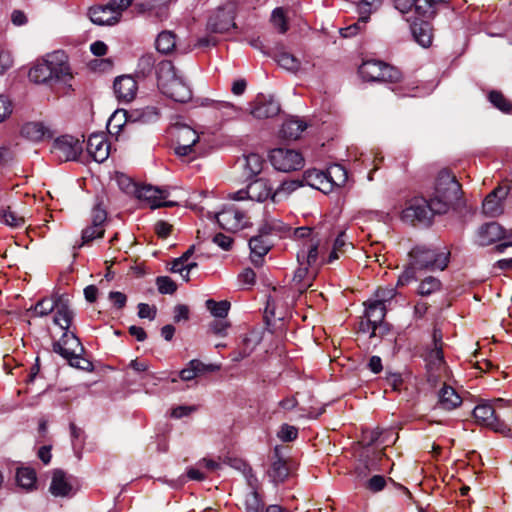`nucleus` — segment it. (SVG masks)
<instances>
[{"instance_id":"36","label":"nucleus","mask_w":512,"mask_h":512,"mask_svg":"<svg viewBox=\"0 0 512 512\" xmlns=\"http://www.w3.org/2000/svg\"><path fill=\"white\" fill-rule=\"evenodd\" d=\"M443 0H415L413 9L421 20H428L436 13V5Z\"/></svg>"},{"instance_id":"32","label":"nucleus","mask_w":512,"mask_h":512,"mask_svg":"<svg viewBox=\"0 0 512 512\" xmlns=\"http://www.w3.org/2000/svg\"><path fill=\"white\" fill-rule=\"evenodd\" d=\"M433 343L434 347L429 351L427 360L429 366L438 369L444 364V356L442 351V334L437 329L433 332Z\"/></svg>"},{"instance_id":"54","label":"nucleus","mask_w":512,"mask_h":512,"mask_svg":"<svg viewBox=\"0 0 512 512\" xmlns=\"http://www.w3.org/2000/svg\"><path fill=\"white\" fill-rule=\"evenodd\" d=\"M286 230L285 225L276 219L267 220L266 223L260 228V233L264 235L272 233H282Z\"/></svg>"},{"instance_id":"61","label":"nucleus","mask_w":512,"mask_h":512,"mask_svg":"<svg viewBox=\"0 0 512 512\" xmlns=\"http://www.w3.org/2000/svg\"><path fill=\"white\" fill-rule=\"evenodd\" d=\"M299 186L298 182L296 181H290V182H283L280 187L274 191L272 195V201L276 202L277 197H279L281 194H288L291 191L295 190Z\"/></svg>"},{"instance_id":"25","label":"nucleus","mask_w":512,"mask_h":512,"mask_svg":"<svg viewBox=\"0 0 512 512\" xmlns=\"http://www.w3.org/2000/svg\"><path fill=\"white\" fill-rule=\"evenodd\" d=\"M217 369L218 367L213 364L206 365L200 360L193 359L180 371L179 376L183 381H190L202 374L213 372Z\"/></svg>"},{"instance_id":"7","label":"nucleus","mask_w":512,"mask_h":512,"mask_svg":"<svg viewBox=\"0 0 512 512\" xmlns=\"http://www.w3.org/2000/svg\"><path fill=\"white\" fill-rule=\"evenodd\" d=\"M433 203L423 197H415L411 199L406 208L402 211L401 219L404 222L415 224H430L434 215L439 214L433 209Z\"/></svg>"},{"instance_id":"5","label":"nucleus","mask_w":512,"mask_h":512,"mask_svg":"<svg viewBox=\"0 0 512 512\" xmlns=\"http://www.w3.org/2000/svg\"><path fill=\"white\" fill-rule=\"evenodd\" d=\"M54 352L67 359L71 366L86 369L91 363L79 357L83 350L79 339L69 330L63 332L62 337L53 344Z\"/></svg>"},{"instance_id":"14","label":"nucleus","mask_w":512,"mask_h":512,"mask_svg":"<svg viewBox=\"0 0 512 512\" xmlns=\"http://www.w3.org/2000/svg\"><path fill=\"white\" fill-rule=\"evenodd\" d=\"M215 218L219 226L229 232L239 231L247 225L245 214L234 205L225 207Z\"/></svg>"},{"instance_id":"33","label":"nucleus","mask_w":512,"mask_h":512,"mask_svg":"<svg viewBox=\"0 0 512 512\" xmlns=\"http://www.w3.org/2000/svg\"><path fill=\"white\" fill-rule=\"evenodd\" d=\"M411 32L415 41L422 47H429L431 45V27L427 20H421L420 23L413 22L411 25Z\"/></svg>"},{"instance_id":"56","label":"nucleus","mask_w":512,"mask_h":512,"mask_svg":"<svg viewBox=\"0 0 512 512\" xmlns=\"http://www.w3.org/2000/svg\"><path fill=\"white\" fill-rule=\"evenodd\" d=\"M13 65V58L9 50L0 45V75H3Z\"/></svg>"},{"instance_id":"51","label":"nucleus","mask_w":512,"mask_h":512,"mask_svg":"<svg viewBox=\"0 0 512 512\" xmlns=\"http://www.w3.org/2000/svg\"><path fill=\"white\" fill-rule=\"evenodd\" d=\"M271 22L280 33H285L288 29L284 10L280 7L273 10L271 15Z\"/></svg>"},{"instance_id":"38","label":"nucleus","mask_w":512,"mask_h":512,"mask_svg":"<svg viewBox=\"0 0 512 512\" xmlns=\"http://www.w3.org/2000/svg\"><path fill=\"white\" fill-rule=\"evenodd\" d=\"M241 505L245 512H263L264 510V503L256 490H248L243 496Z\"/></svg>"},{"instance_id":"44","label":"nucleus","mask_w":512,"mask_h":512,"mask_svg":"<svg viewBox=\"0 0 512 512\" xmlns=\"http://www.w3.org/2000/svg\"><path fill=\"white\" fill-rule=\"evenodd\" d=\"M58 297L53 296L51 298H43L39 300L34 306V312L37 316H47L51 312L55 311L58 305Z\"/></svg>"},{"instance_id":"2","label":"nucleus","mask_w":512,"mask_h":512,"mask_svg":"<svg viewBox=\"0 0 512 512\" xmlns=\"http://www.w3.org/2000/svg\"><path fill=\"white\" fill-rule=\"evenodd\" d=\"M158 86L162 93L176 102L185 103L192 98V91L171 61L159 63Z\"/></svg>"},{"instance_id":"29","label":"nucleus","mask_w":512,"mask_h":512,"mask_svg":"<svg viewBox=\"0 0 512 512\" xmlns=\"http://www.w3.org/2000/svg\"><path fill=\"white\" fill-rule=\"evenodd\" d=\"M386 314V306L376 301H370L367 305L365 316L368 321V325L371 326V336L376 335L377 325L381 324Z\"/></svg>"},{"instance_id":"47","label":"nucleus","mask_w":512,"mask_h":512,"mask_svg":"<svg viewBox=\"0 0 512 512\" xmlns=\"http://www.w3.org/2000/svg\"><path fill=\"white\" fill-rule=\"evenodd\" d=\"M441 288V282L439 279L429 276L421 281L418 287V293L421 296H428Z\"/></svg>"},{"instance_id":"48","label":"nucleus","mask_w":512,"mask_h":512,"mask_svg":"<svg viewBox=\"0 0 512 512\" xmlns=\"http://www.w3.org/2000/svg\"><path fill=\"white\" fill-rule=\"evenodd\" d=\"M381 5V0H362L358 4V12L362 15V23H367L370 14Z\"/></svg>"},{"instance_id":"1","label":"nucleus","mask_w":512,"mask_h":512,"mask_svg":"<svg viewBox=\"0 0 512 512\" xmlns=\"http://www.w3.org/2000/svg\"><path fill=\"white\" fill-rule=\"evenodd\" d=\"M28 76L35 83H61L69 86L73 78L67 56L63 51H55L47 55L43 62L30 69Z\"/></svg>"},{"instance_id":"4","label":"nucleus","mask_w":512,"mask_h":512,"mask_svg":"<svg viewBox=\"0 0 512 512\" xmlns=\"http://www.w3.org/2000/svg\"><path fill=\"white\" fill-rule=\"evenodd\" d=\"M450 250L443 247L417 245L409 252L412 266L429 271H443L449 263Z\"/></svg>"},{"instance_id":"40","label":"nucleus","mask_w":512,"mask_h":512,"mask_svg":"<svg viewBox=\"0 0 512 512\" xmlns=\"http://www.w3.org/2000/svg\"><path fill=\"white\" fill-rule=\"evenodd\" d=\"M268 473L273 482H283L289 474V470L285 460H283L280 457H277V459L273 461Z\"/></svg>"},{"instance_id":"62","label":"nucleus","mask_w":512,"mask_h":512,"mask_svg":"<svg viewBox=\"0 0 512 512\" xmlns=\"http://www.w3.org/2000/svg\"><path fill=\"white\" fill-rule=\"evenodd\" d=\"M157 310L154 306H150L146 303L138 304V316L142 319L154 320L156 317Z\"/></svg>"},{"instance_id":"59","label":"nucleus","mask_w":512,"mask_h":512,"mask_svg":"<svg viewBox=\"0 0 512 512\" xmlns=\"http://www.w3.org/2000/svg\"><path fill=\"white\" fill-rule=\"evenodd\" d=\"M321 236L318 231H313L312 228L303 226L294 229V237L297 240H302L303 243L307 242L310 238L315 236Z\"/></svg>"},{"instance_id":"43","label":"nucleus","mask_w":512,"mask_h":512,"mask_svg":"<svg viewBox=\"0 0 512 512\" xmlns=\"http://www.w3.org/2000/svg\"><path fill=\"white\" fill-rule=\"evenodd\" d=\"M351 246L352 244L347 241L345 233L341 232L334 240L332 251L328 257V262L331 263L334 260H337L340 257V254H344L345 251Z\"/></svg>"},{"instance_id":"22","label":"nucleus","mask_w":512,"mask_h":512,"mask_svg":"<svg viewBox=\"0 0 512 512\" xmlns=\"http://www.w3.org/2000/svg\"><path fill=\"white\" fill-rule=\"evenodd\" d=\"M507 192L499 187L490 192L483 201V213L489 217H496L502 213L501 200L505 198Z\"/></svg>"},{"instance_id":"31","label":"nucleus","mask_w":512,"mask_h":512,"mask_svg":"<svg viewBox=\"0 0 512 512\" xmlns=\"http://www.w3.org/2000/svg\"><path fill=\"white\" fill-rule=\"evenodd\" d=\"M462 403L461 397L454 388L444 385L439 391L438 405L444 410H452Z\"/></svg>"},{"instance_id":"13","label":"nucleus","mask_w":512,"mask_h":512,"mask_svg":"<svg viewBox=\"0 0 512 512\" xmlns=\"http://www.w3.org/2000/svg\"><path fill=\"white\" fill-rule=\"evenodd\" d=\"M272 187L265 179H257L250 183L245 190H239L229 194L230 199L241 201L250 199L252 201L263 202L268 198L272 199Z\"/></svg>"},{"instance_id":"37","label":"nucleus","mask_w":512,"mask_h":512,"mask_svg":"<svg viewBox=\"0 0 512 512\" xmlns=\"http://www.w3.org/2000/svg\"><path fill=\"white\" fill-rule=\"evenodd\" d=\"M36 472L29 467L18 468L16 472V481L19 487L30 491L36 485Z\"/></svg>"},{"instance_id":"45","label":"nucleus","mask_w":512,"mask_h":512,"mask_svg":"<svg viewBox=\"0 0 512 512\" xmlns=\"http://www.w3.org/2000/svg\"><path fill=\"white\" fill-rule=\"evenodd\" d=\"M206 308L214 317L223 319L228 315L230 303L226 300L217 302L213 299H208L206 301Z\"/></svg>"},{"instance_id":"46","label":"nucleus","mask_w":512,"mask_h":512,"mask_svg":"<svg viewBox=\"0 0 512 512\" xmlns=\"http://www.w3.org/2000/svg\"><path fill=\"white\" fill-rule=\"evenodd\" d=\"M489 100L497 109L504 113L512 112V103L499 91H491Z\"/></svg>"},{"instance_id":"64","label":"nucleus","mask_w":512,"mask_h":512,"mask_svg":"<svg viewBox=\"0 0 512 512\" xmlns=\"http://www.w3.org/2000/svg\"><path fill=\"white\" fill-rule=\"evenodd\" d=\"M213 242L221 249L228 251L232 247L233 239L230 236L218 233L213 237Z\"/></svg>"},{"instance_id":"60","label":"nucleus","mask_w":512,"mask_h":512,"mask_svg":"<svg viewBox=\"0 0 512 512\" xmlns=\"http://www.w3.org/2000/svg\"><path fill=\"white\" fill-rule=\"evenodd\" d=\"M155 58L152 54H145L138 61V68L143 75L150 73L154 67Z\"/></svg>"},{"instance_id":"30","label":"nucleus","mask_w":512,"mask_h":512,"mask_svg":"<svg viewBox=\"0 0 512 512\" xmlns=\"http://www.w3.org/2000/svg\"><path fill=\"white\" fill-rule=\"evenodd\" d=\"M307 128L304 121L297 118H290L284 121L280 130V136L287 140H296Z\"/></svg>"},{"instance_id":"21","label":"nucleus","mask_w":512,"mask_h":512,"mask_svg":"<svg viewBox=\"0 0 512 512\" xmlns=\"http://www.w3.org/2000/svg\"><path fill=\"white\" fill-rule=\"evenodd\" d=\"M21 135L29 141L40 142L53 136L51 129L43 122H27L21 127Z\"/></svg>"},{"instance_id":"6","label":"nucleus","mask_w":512,"mask_h":512,"mask_svg":"<svg viewBox=\"0 0 512 512\" xmlns=\"http://www.w3.org/2000/svg\"><path fill=\"white\" fill-rule=\"evenodd\" d=\"M359 74L367 81L394 83L401 79V72L397 68L378 60L363 62Z\"/></svg>"},{"instance_id":"63","label":"nucleus","mask_w":512,"mask_h":512,"mask_svg":"<svg viewBox=\"0 0 512 512\" xmlns=\"http://www.w3.org/2000/svg\"><path fill=\"white\" fill-rule=\"evenodd\" d=\"M230 324L222 319L220 320H214L211 324H210V330L215 334V335H218V336H226L227 334V329L229 328Z\"/></svg>"},{"instance_id":"53","label":"nucleus","mask_w":512,"mask_h":512,"mask_svg":"<svg viewBox=\"0 0 512 512\" xmlns=\"http://www.w3.org/2000/svg\"><path fill=\"white\" fill-rule=\"evenodd\" d=\"M396 294L397 291L394 287H380L376 291V299L374 301L386 306V303H389Z\"/></svg>"},{"instance_id":"39","label":"nucleus","mask_w":512,"mask_h":512,"mask_svg":"<svg viewBox=\"0 0 512 512\" xmlns=\"http://www.w3.org/2000/svg\"><path fill=\"white\" fill-rule=\"evenodd\" d=\"M242 166L245 170V175L247 177H253L261 172L263 161L260 155L256 153H250L244 156L242 160Z\"/></svg>"},{"instance_id":"35","label":"nucleus","mask_w":512,"mask_h":512,"mask_svg":"<svg viewBox=\"0 0 512 512\" xmlns=\"http://www.w3.org/2000/svg\"><path fill=\"white\" fill-rule=\"evenodd\" d=\"M235 26L232 18L224 13L219 12L213 17H210L207 27L213 33H225Z\"/></svg>"},{"instance_id":"10","label":"nucleus","mask_w":512,"mask_h":512,"mask_svg":"<svg viewBox=\"0 0 512 512\" xmlns=\"http://www.w3.org/2000/svg\"><path fill=\"white\" fill-rule=\"evenodd\" d=\"M269 160L271 165L281 172L296 171L304 166L303 156L293 149H272L269 153Z\"/></svg>"},{"instance_id":"28","label":"nucleus","mask_w":512,"mask_h":512,"mask_svg":"<svg viewBox=\"0 0 512 512\" xmlns=\"http://www.w3.org/2000/svg\"><path fill=\"white\" fill-rule=\"evenodd\" d=\"M49 491L55 497H67L71 494L72 486L68 482L66 475L63 471H54Z\"/></svg>"},{"instance_id":"19","label":"nucleus","mask_w":512,"mask_h":512,"mask_svg":"<svg viewBox=\"0 0 512 512\" xmlns=\"http://www.w3.org/2000/svg\"><path fill=\"white\" fill-rule=\"evenodd\" d=\"M113 87L117 99L123 102L132 101L138 89L136 80L129 75L117 77Z\"/></svg>"},{"instance_id":"23","label":"nucleus","mask_w":512,"mask_h":512,"mask_svg":"<svg viewBox=\"0 0 512 512\" xmlns=\"http://www.w3.org/2000/svg\"><path fill=\"white\" fill-rule=\"evenodd\" d=\"M263 233L254 236L249 240L250 248V259L255 266H261L263 263V257L270 250V242L265 239Z\"/></svg>"},{"instance_id":"27","label":"nucleus","mask_w":512,"mask_h":512,"mask_svg":"<svg viewBox=\"0 0 512 512\" xmlns=\"http://www.w3.org/2000/svg\"><path fill=\"white\" fill-rule=\"evenodd\" d=\"M73 319V311L70 309L69 300L58 297V305L55 309L54 323L64 331L69 330L71 321Z\"/></svg>"},{"instance_id":"9","label":"nucleus","mask_w":512,"mask_h":512,"mask_svg":"<svg viewBox=\"0 0 512 512\" xmlns=\"http://www.w3.org/2000/svg\"><path fill=\"white\" fill-rule=\"evenodd\" d=\"M504 406L505 401L500 398L495 400L494 404H479L473 410L474 418L479 424L505 434L509 432L510 429L504 422L500 421L496 415V409Z\"/></svg>"},{"instance_id":"12","label":"nucleus","mask_w":512,"mask_h":512,"mask_svg":"<svg viewBox=\"0 0 512 512\" xmlns=\"http://www.w3.org/2000/svg\"><path fill=\"white\" fill-rule=\"evenodd\" d=\"M136 197L146 202L152 209L159 207H173L177 205L175 201L167 200L169 192L152 185H143L135 189Z\"/></svg>"},{"instance_id":"52","label":"nucleus","mask_w":512,"mask_h":512,"mask_svg":"<svg viewBox=\"0 0 512 512\" xmlns=\"http://www.w3.org/2000/svg\"><path fill=\"white\" fill-rule=\"evenodd\" d=\"M159 118V110L154 106H147L138 111L137 119L142 123L155 122Z\"/></svg>"},{"instance_id":"18","label":"nucleus","mask_w":512,"mask_h":512,"mask_svg":"<svg viewBox=\"0 0 512 512\" xmlns=\"http://www.w3.org/2000/svg\"><path fill=\"white\" fill-rule=\"evenodd\" d=\"M87 16L93 24L98 26H113L119 22L118 12H114L108 3L90 7Z\"/></svg>"},{"instance_id":"57","label":"nucleus","mask_w":512,"mask_h":512,"mask_svg":"<svg viewBox=\"0 0 512 512\" xmlns=\"http://www.w3.org/2000/svg\"><path fill=\"white\" fill-rule=\"evenodd\" d=\"M13 111L11 100L3 94H0V123L4 122Z\"/></svg>"},{"instance_id":"26","label":"nucleus","mask_w":512,"mask_h":512,"mask_svg":"<svg viewBox=\"0 0 512 512\" xmlns=\"http://www.w3.org/2000/svg\"><path fill=\"white\" fill-rule=\"evenodd\" d=\"M503 237V228L496 222L482 225L478 231V243L481 246H488L501 240Z\"/></svg>"},{"instance_id":"49","label":"nucleus","mask_w":512,"mask_h":512,"mask_svg":"<svg viewBox=\"0 0 512 512\" xmlns=\"http://www.w3.org/2000/svg\"><path fill=\"white\" fill-rule=\"evenodd\" d=\"M235 467L242 471V474H243V476L245 478L247 486L249 487V490H256L257 491V489H258V479L253 474L251 467L248 466L245 462H242V461H238L237 465Z\"/></svg>"},{"instance_id":"20","label":"nucleus","mask_w":512,"mask_h":512,"mask_svg":"<svg viewBox=\"0 0 512 512\" xmlns=\"http://www.w3.org/2000/svg\"><path fill=\"white\" fill-rule=\"evenodd\" d=\"M280 111L279 103L272 97L260 95L256 98L251 114L258 119L276 116Z\"/></svg>"},{"instance_id":"41","label":"nucleus","mask_w":512,"mask_h":512,"mask_svg":"<svg viewBox=\"0 0 512 512\" xmlns=\"http://www.w3.org/2000/svg\"><path fill=\"white\" fill-rule=\"evenodd\" d=\"M275 59L280 67L283 69H286L290 72H297L300 69L301 62L298 58H296L294 55L286 52L281 51L276 56Z\"/></svg>"},{"instance_id":"24","label":"nucleus","mask_w":512,"mask_h":512,"mask_svg":"<svg viewBox=\"0 0 512 512\" xmlns=\"http://www.w3.org/2000/svg\"><path fill=\"white\" fill-rule=\"evenodd\" d=\"M156 49L162 54H169L173 51L180 50L181 53H186L187 49H181L177 45V36L173 31L164 30L160 32L155 41Z\"/></svg>"},{"instance_id":"55","label":"nucleus","mask_w":512,"mask_h":512,"mask_svg":"<svg viewBox=\"0 0 512 512\" xmlns=\"http://www.w3.org/2000/svg\"><path fill=\"white\" fill-rule=\"evenodd\" d=\"M298 429L295 426L283 424L278 432V437L283 442H290L297 438Z\"/></svg>"},{"instance_id":"50","label":"nucleus","mask_w":512,"mask_h":512,"mask_svg":"<svg viewBox=\"0 0 512 512\" xmlns=\"http://www.w3.org/2000/svg\"><path fill=\"white\" fill-rule=\"evenodd\" d=\"M156 285L161 294H173L177 289L176 283L168 276L157 277Z\"/></svg>"},{"instance_id":"3","label":"nucleus","mask_w":512,"mask_h":512,"mask_svg":"<svg viewBox=\"0 0 512 512\" xmlns=\"http://www.w3.org/2000/svg\"><path fill=\"white\" fill-rule=\"evenodd\" d=\"M461 185L456 177L447 170L439 172L433 193L429 200L433 203V209L439 214L446 213L460 200Z\"/></svg>"},{"instance_id":"42","label":"nucleus","mask_w":512,"mask_h":512,"mask_svg":"<svg viewBox=\"0 0 512 512\" xmlns=\"http://www.w3.org/2000/svg\"><path fill=\"white\" fill-rule=\"evenodd\" d=\"M1 222L5 225L18 228L24 225L25 220L24 217L19 215L16 211H14L10 206L6 208H2L0 211Z\"/></svg>"},{"instance_id":"34","label":"nucleus","mask_w":512,"mask_h":512,"mask_svg":"<svg viewBox=\"0 0 512 512\" xmlns=\"http://www.w3.org/2000/svg\"><path fill=\"white\" fill-rule=\"evenodd\" d=\"M320 177L325 179L326 183L330 184L331 187H341L348 179L347 171L339 164L330 166L326 173H322Z\"/></svg>"},{"instance_id":"11","label":"nucleus","mask_w":512,"mask_h":512,"mask_svg":"<svg viewBox=\"0 0 512 512\" xmlns=\"http://www.w3.org/2000/svg\"><path fill=\"white\" fill-rule=\"evenodd\" d=\"M83 147L80 140L71 135L56 138L52 144V154L61 162L77 160Z\"/></svg>"},{"instance_id":"17","label":"nucleus","mask_w":512,"mask_h":512,"mask_svg":"<svg viewBox=\"0 0 512 512\" xmlns=\"http://www.w3.org/2000/svg\"><path fill=\"white\" fill-rule=\"evenodd\" d=\"M87 152L98 163L104 162L110 154V143L103 133L92 134L87 141Z\"/></svg>"},{"instance_id":"16","label":"nucleus","mask_w":512,"mask_h":512,"mask_svg":"<svg viewBox=\"0 0 512 512\" xmlns=\"http://www.w3.org/2000/svg\"><path fill=\"white\" fill-rule=\"evenodd\" d=\"M176 138L178 146L175 152L180 157L189 156L194 151V146L199 140L197 132L189 126L179 125L176 127Z\"/></svg>"},{"instance_id":"8","label":"nucleus","mask_w":512,"mask_h":512,"mask_svg":"<svg viewBox=\"0 0 512 512\" xmlns=\"http://www.w3.org/2000/svg\"><path fill=\"white\" fill-rule=\"evenodd\" d=\"M107 221V212L100 204L95 205L90 213L87 226L81 232V242L77 245L81 248L93 240L101 239L104 236Z\"/></svg>"},{"instance_id":"15","label":"nucleus","mask_w":512,"mask_h":512,"mask_svg":"<svg viewBox=\"0 0 512 512\" xmlns=\"http://www.w3.org/2000/svg\"><path fill=\"white\" fill-rule=\"evenodd\" d=\"M322 236L310 238L307 242L302 243L297 253L299 265L311 266L313 269L318 265L320 249H322Z\"/></svg>"},{"instance_id":"58","label":"nucleus","mask_w":512,"mask_h":512,"mask_svg":"<svg viewBox=\"0 0 512 512\" xmlns=\"http://www.w3.org/2000/svg\"><path fill=\"white\" fill-rule=\"evenodd\" d=\"M415 266H412V261L410 260L409 265L405 268L402 274L398 277L397 286L403 287L409 284L412 280L415 279Z\"/></svg>"}]
</instances>
